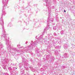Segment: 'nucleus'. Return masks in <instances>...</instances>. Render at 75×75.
Masks as SVG:
<instances>
[{
    "label": "nucleus",
    "instance_id": "f257e3e1",
    "mask_svg": "<svg viewBox=\"0 0 75 75\" xmlns=\"http://www.w3.org/2000/svg\"><path fill=\"white\" fill-rule=\"evenodd\" d=\"M64 12H65V13H66V11H65V10H64Z\"/></svg>",
    "mask_w": 75,
    "mask_h": 75
}]
</instances>
